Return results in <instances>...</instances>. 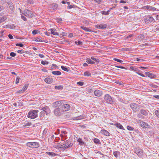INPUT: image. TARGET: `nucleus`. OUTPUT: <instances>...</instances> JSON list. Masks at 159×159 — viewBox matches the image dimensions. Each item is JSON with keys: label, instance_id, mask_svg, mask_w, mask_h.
Instances as JSON below:
<instances>
[{"label": "nucleus", "instance_id": "5701e85b", "mask_svg": "<svg viewBox=\"0 0 159 159\" xmlns=\"http://www.w3.org/2000/svg\"><path fill=\"white\" fill-rule=\"evenodd\" d=\"M115 125L118 128L121 129H123V127L122 126V125L119 123H116L115 124Z\"/></svg>", "mask_w": 159, "mask_h": 159}, {"label": "nucleus", "instance_id": "7ed1b4c3", "mask_svg": "<svg viewBox=\"0 0 159 159\" xmlns=\"http://www.w3.org/2000/svg\"><path fill=\"white\" fill-rule=\"evenodd\" d=\"M130 107L132 110L134 111H138L140 108V106L139 104L133 103L130 105Z\"/></svg>", "mask_w": 159, "mask_h": 159}, {"label": "nucleus", "instance_id": "6e6d98bb", "mask_svg": "<svg viewBox=\"0 0 159 159\" xmlns=\"http://www.w3.org/2000/svg\"><path fill=\"white\" fill-rule=\"evenodd\" d=\"M21 17L22 19H23L24 21H26L27 20V19L24 16H22Z\"/></svg>", "mask_w": 159, "mask_h": 159}, {"label": "nucleus", "instance_id": "bf43d9fd", "mask_svg": "<svg viewBox=\"0 0 159 159\" xmlns=\"http://www.w3.org/2000/svg\"><path fill=\"white\" fill-rule=\"evenodd\" d=\"M95 2H97L98 3H100L101 2L102 0H94Z\"/></svg>", "mask_w": 159, "mask_h": 159}, {"label": "nucleus", "instance_id": "a18cd8bd", "mask_svg": "<svg viewBox=\"0 0 159 159\" xmlns=\"http://www.w3.org/2000/svg\"><path fill=\"white\" fill-rule=\"evenodd\" d=\"M10 55L11 57H14L16 55V54L14 52H11L10 53Z\"/></svg>", "mask_w": 159, "mask_h": 159}, {"label": "nucleus", "instance_id": "37998d69", "mask_svg": "<svg viewBox=\"0 0 159 159\" xmlns=\"http://www.w3.org/2000/svg\"><path fill=\"white\" fill-rule=\"evenodd\" d=\"M118 152L117 151L114 152L113 153L114 155L116 158H117L118 157Z\"/></svg>", "mask_w": 159, "mask_h": 159}, {"label": "nucleus", "instance_id": "49530a36", "mask_svg": "<svg viewBox=\"0 0 159 159\" xmlns=\"http://www.w3.org/2000/svg\"><path fill=\"white\" fill-rule=\"evenodd\" d=\"M20 79L19 77H17L16 78V83L17 84L19 83V80Z\"/></svg>", "mask_w": 159, "mask_h": 159}, {"label": "nucleus", "instance_id": "e2e57ef3", "mask_svg": "<svg viewBox=\"0 0 159 159\" xmlns=\"http://www.w3.org/2000/svg\"><path fill=\"white\" fill-rule=\"evenodd\" d=\"M39 56L41 58H43L44 57V55L42 54H39Z\"/></svg>", "mask_w": 159, "mask_h": 159}, {"label": "nucleus", "instance_id": "0eeeda50", "mask_svg": "<svg viewBox=\"0 0 159 159\" xmlns=\"http://www.w3.org/2000/svg\"><path fill=\"white\" fill-rule=\"evenodd\" d=\"M134 151L140 157H141L143 156V152L142 150L138 148H135Z\"/></svg>", "mask_w": 159, "mask_h": 159}, {"label": "nucleus", "instance_id": "ea45409f", "mask_svg": "<svg viewBox=\"0 0 159 159\" xmlns=\"http://www.w3.org/2000/svg\"><path fill=\"white\" fill-rule=\"evenodd\" d=\"M44 81L47 83H50V79L48 78H46L44 80Z\"/></svg>", "mask_w": 159, "mask_h": 159}, {"label": "nucleus", "instance_id": "f03ea898", "mask_svg": "<svg viewBox=\"0 0 159 159\" xmlns=\"http://www.w3.org/2000/svg\"><path fill=\"white\" fill-rule=\"evenodd\" d=\"M26 145L30 148H36L39 147V144L37 142H30L27 143Z\"/></svg>", "mask_w": 159, "mask_h": 159}, {"label": "nucleus", "instance_id": "4468645a", "mask_svg": "<svg viewBox=\"0 0 159 159\" xmlns=\"http://www.w3.org/2000/svg\"><path fill=\"white\" fill-rule=\"evenodd\" d=\"M47 108L46 107H43L42 108V111L40 112V117L43 116L45 114L47 115Z\"/></svg>", "mask_w": 159, "mask_h": 159}, {"label": "nucleus", "instance_id": "c756f323", "mask_svg": "<svg viewBox=\"0 0 159 159\" xmlns=\"http://www.w3.org/2000/svg\"><path fill=\"white\" fill-rule=\"evenodd\" d=\"M55 88L56 89H57L58 90L59 89H63V86L62 85L60 86H56L55 87Z\"/></svg>", "mask_w": 159, "mask_h": 159}, {"label": "nucleus", "instance_id": "603ef678", "mask_svg": "<svg viewBox=\"0 0 159 159\" xmlns=\"http://www.w3.org/2000/svg\"><path fill=\"white\" fill-rule=\"evenodd\" d=\"M77 84L80 86H82L84 84V82H79L77 83Z\"/></svg>", "mask_w": 159, "mask_h": 159}, {"label": "nucleus", "instance_id": "6ab92c4d", "mask_svg": "<svg viewBox=\"0 0 159 159\" xmlns=\"http://www.w3.org/2000/svg\"><path fill=\"white\" fill-rule=\"evenodd\" d=\"M145 73L147 75L151 78H154L155 77V76L154 75L150 73L149 72H146Z\"/></svg>", "mask_w": 159, "mask_h": 159}, {"label": "nucleus", "instance_id": "13d9d810", "mask_svg": "<svg viewBox=\"0 0 159 159\" xmlns=\"http://www.w3.org/2000/svg\"><path fill=\"white\" fill-rule=\"evenodd\" d=\"M51 144L53 146V144H55L57 145V144L58 143L57 142H56L55 141H52L51 142Z\"/></svg>", "mask_w": 159, "mask_h": 159}, {"label": "nucleus", "instance_id": "4c0bfd02", "mask_svg": "<svg viewBox=\"0 0 159 159\" xmlns=\"http://www.w3.org/2000/svg\"><path fill=\"white\" fill-rule=\"evenodd\" d=\"M148 85H149V86L152 87L156 88V89L157 88V86H156V85H153L151 83H148Z\"/></svg>", "mask_w": 159, "mask_h": 159}, {"label": "nucleus", "instance_id": "dca6fc26", "mask_svg": "<svg viewBox=\"0 0 159 159\" xmlns=\"http://www.w3.org/2000/svg\"><path fill=\"white\" fill-rule=\"evenodd\" d=\"M7 2L6 1V0H0V4H1L2 6H4V7H8L7 6Z\"/></svg>", "mask_w": 159, "mask_h": 159}, {"label": "nucleus", "instance_id": "a211bd4d", "mask_svg": "<svg viewBox=\"0 0 159 159\" xmlns=\"http://www.w3.org/2000/svg\"><path fill=\"white\" fill-rule=\"evenodd\" d=\"M58 5L56 3H53L52 4V8L50 9V10H56L57 8Z\"/></svg>", "mask_w": 159, "mask_h": 159}, {"label": "nucleus", "instance_id": "774afa93", "mask_svg": "<svg viewBox=\"0 0 159 159\" xmlns=\"http://www.w3.org/2000/svg\"><path fill=\"white\" fill-rule=\"evenodd\" d=\"M153 97L154 98L159 99V95H155Z\"/></svg>", "mask_w": 159, "mask_h": 159}, {"label": "nucleus", "instance_id": "c85d7f7f", "mask_svg": "<svg viewBox=\"0 0 159 159\" xmlns=\"http://www.w3.org/2000/svg\"><path fill=\"white\" fill-rule=\"evenodd\" d=\"M7 4H8V6H9V8H10V9L11 10H12L14 8V7L12 5V3H11V2L8 3L7 2Z\"/></svg>", "mask_w": 159, "mask_h": 159}, {"label": "nucleus", "instance_id": "864d4df0", "mask_svg": "<svg viewBox=\"0 0 159 159\" xmlns=\"http://www.w3.org/2000/svg\"><path fill=\"white\" fill-rule=\"evenodd\" d=\"M41 63L43 65H45L46 64H48V62L46 61H43L41 62Z\"/></svg>", "mask_w": 159, "mask_h": 159}, {"label": "nucleus", "instance_id": "de8ad7c7", "mask_svg": "<svg viewBox=\"0 0 159 159\" xmlns=\"http://www.w3.org/2000/svg\"><path fill=\"white\" fill-rule=\"evenodd\" d=\"M130 69L131 70H134V71H138V69L137 68H135L133 66H131L130 67Z\"/></svg>", "mask_w": 159, "mask_h": 159}, {"label": "nucleus", "instance_id": "0e129e2a", "mask_svg": "<svg viewBox=\"0 0 159 159\" xmlns=\"http://www.w3.org/2000/svg\"><path fill=\"white\" fill-rule=\"evenodd\" d=\"M137 74H138L139 75H140L143 76V77H145L144 75L143 74H142L140 73H137Z\"/></svg>", "mask_w": 159, "mask_h": 159}, {"label": "nucleus", "instance_id": "9b49d317", "mask_svg": "<svg viewBox=\"0 0 159 159\" xmlns=\"http://www.w3.org/2000/svg\"><path fill=\"white\" fill-rule=\"evenodd\" d=\"M65 145L64 143L63 144H60V143H57V145L55 144H53V146L56 148H62L63 149V150H65L66 149V148H65V147H64V146Z\"/></svg>", "mask_w": 159, "mask_h": 159}, {"label": "nucleus", "instance_id": "4be33fe9", "mask_svg": "<svg viewBox=\"0 0 159 159\" xmlns=\"http://www.w3.org/2000/svg\"><path fill=\"white\" fill-rule=\"evenodd\" d=\"M51 139L52 140V141H55L56 142H57L58 141V140L59 139L58 138H57V137H55V136L54 135H52L51 136Z\"/></svg>", "mask_w": 159, "mask_h": 159}, {"label": "nucleus", "instance_id": "4d7b16f0", "mask_svg": "<svg viewBox=\"0 0 159 159\" xmlns=\"http://www.w3.org/2000/svg\"><path fill=\"white\" fill-rule=\"evenodd\" d=\"M17 52L19 53H24V51H22L21 50H18L17 51Z\"/></svg>", "mask_w": 159, "mask_h": 159}, {"label": "nucleus", "instance_id": "052dcab7", "mask_svg": "<svg viewBox=\"0 0 159 159\" xmlns=\"http://www.w3.org/2000/svg\"><path fill=\"white\" fill-rule=\"evenodd\" d=\"M8 37L10 39H13V36H12V35H11V34H9V35H8Z\"/></svg>", "mask_w": 159, "mask_h": 159}, {"label": "nucleus", "instance_id": "1a4fd4ad", "mask_svg": "<svg viewBox=\"0 0 159 159\" xmlns=\"http://www.w3.org/2000/svg\"><path fill=\"white\" fill-rule=\"evenodd\" d=\"M57 27L55 26L53 28L50 29V31L51 32L50 34L55 35H58L59 33L57 32L56 29Z\"/></svg>", "mask_w": 159, "mask_h": 159}, {"label": "nucleus", "instance_id": "72a5a7b5", "mask_svg": "<svg viewBox=\"0 0 159 159\" xmlns=\"http://www.w3.org/2000/svg\"><path fill=\"white\" fill-rule=\"evenodd\" d=\"M78 141L79 142V143L81 145H83L84 144V142L82 141L81 139H79Z\"/></svg>", "mask_w": 159, "mask_h": 159}, {"label": "nucleus", "instance_id": "69168bd1", "mask_svg": "<svg viewBox=\"0 0 159 159\" xmlns=\"http://www.w3.org/2000/svg\"><path fill=\"white\" fill-rule=\"evenodd\" d=\"M23 91V90L22 89L21 90H20L18 91L17 92L19 93H22L24 92Z\"/></svg>", "mask_w": 159, "mask_h": 159}, {"label": "nucleus", "instance_id": "2eb2a0df", "mask_svg": "<svg viewBox=\"0 0 159 159\" xmlns=\"http://www.w3.org/2000/svg\"><path fill=\"white\" fill-rule=\"evenodd\" d=\"M95 96L98 97L101 96L102 94V92L98 90H96L94 92Z\"/></svg>", "mask_w": 159, "mask_h": 159}, {"label": "nucleus", "instance_id": "680f3d73", "mask_svg": "<svg viewBox=\"0 0 159 159\" xmlns=\"http://www.w3.org/2000/svg\"><path fill=\"white\" fill-rule=\"evenodd\" d=\"M35 41L37 42H42V41L40 40V39L39 38H37L36 39Z\"/></svg>", "mask_w": 159, "mask_h": 159}, {"label": "nucleus", "instance_id": "2f4dec72", "mask_svg": "<svg viewBox=\"0 0 159 159\" xmlns=\"http://www.w3.org/2000/svg\"><path fill=\"white\" fill-rule=\"evenodd\" d=\"M29 86V85L28 84H25L23 88L22 89L23 90V92H24L27 89V88Z\"/></svg>", "mask_w": 159, "mask_h": 159}, {"label": "nucleus", "instance_id": "aec40b11", "mask_svg": "<svg viewBox=\"0 0 159 159\" xmlns=\"http://www.w3.org/2000/svg\"><path fill=\"white\" fill-rule=\"evenodd\" d=\"M101 131L102 133L104 135L107 136H109L110 134L109 132L107 131L105 129H102L101 130Z\"/></svg>", "mask_w": 159, "mask_h": 159}, {"label": "nucleus", "instance_id": "f257e3e1", "mask_svg": "<svg viewBox=\"0 0 159 159\" xmlns=\"http://www.w3.org/2000/svg\"><path fill=\"white\" fill-rule=\"evenodd\" d=\"M38 112V110H30L28 114L27 117L30 118L34 119L37 117Z\"/></svg>", "mask_w": 159, "mask_h": 159}, {"label": "nucleus", "instance_id": "bb28decb", "mask_svg": "<svg viewBox=\"0 0 159 159\" xmlns=\"http://www.w3.org/2000/svg\"><path fill=\"white\" fill-rule=\"evenodd\" d=\"M7 19V17L5 16H3L0 17V23L4 21Z\"/></svg>", "mask_w": 159, "mask_h": 159}, {"label": "nucleus", "instance_id": "f8f14e48", "mask_svg": "<svg viewBox=\"0 0 159 159\" xmlns=\"http://www.w3.org/2000/svg\"><path fill=\"white\" fill-rule=\"evenodd\" d=\"M64 143L65 145L64 146L65 147L66 149L72 146L73 145V143H71L68 140L64 142Z\"/></svg>", "mask_w": 159, "mask_h": 159}, {"label": "nucleus", "instance_id": "a19ab883", "mask_svg": "<svg viewBox=\"0 0 159 159\" xmlns=\"http://www.w3.org/2000/svg\"><path fill=\"white\" fill-rule=\"evenodd\" d=\"M16 45L17 46H20V47H23L24 46V45L21 43H17L16 44Z\"/></svg>", "mask_w": 159, "mask_h": 159}, {"label": "nucleus", "instance_id": "09e8293b", "mask_svg": "<svg viewBox=\"0 0 159 159\" xmlns=\"http://www.w3.org/2000/svg\"><path fill=\"white\" fill-rule=\"evenodd\" d=\"M38 30H34L33 31L32 33L33 35H35L37 33Z\"/></svg>", "mask_w": 159, "mask_h": 159}, {"label": "nucleus", "instance_id": "9d476101", "mask_svg": "<svg viewBox=\"0 0 159 159\" xmlns=\"http://www.w3.org/2000/svg\"><path fill=\"white\" fill-rule=\"evenodd\" d=\"M105 100L108 103L111 104L112 99L111 97L108 94L106 95L105 97Z\"/></svg>", "mask_w": 159, "mask_h": 159}, {"label": "nucleus", "instance_id": "c9c22d12", "mask_svg": "<svg viewBox=\"0 0 159 159\" xmlns=\"http://www.w3.org/2000/svg\"><path fill=\"white\" fill-rule=\"evenodd\" d=\"M61 68L63 70H65L67 72L69 71V70L66 67L62 66H61Z\"/></svg>", "mask_w": 159, "mask_h": 159}, {"label": "nucleus", "instance_id": "e433bc0d", "mask_svg": "<svg viewBox=\"0 0 159 159\" xmlns=\"http://www.w3.org/2000/svg\"><path fill=\"white\" fill-rule=\"evenodd\" d=\"M155 114L157 116L159 117V109L155 111Z\"/></svg>", "mask_w": 159, "mask_h": 159}, {"label": "nucleus", "instance_id": "423d86ee", "mask_svg": "<svg viewBox=\"0 0 159 159\" xmlns=\"http://www.w3.org/2000/svg\"><path fill=\"white\" fill-rule=\"evenodd\" d=\"M64 101L63 100H62L53 103L52 107H59L64 103Z\"/></svg>", "mask_w": 159, "mask_h": 159}, {"label": "nucleus", "instance_id": "58836bf2", "mask_svg": "<svg viewBox=\"0 0 159 159\" xmlns=\"http://www.w3.org/2000/svg\"><path fill=\"white\" fill-rule=\"evenodd\" d=\"M127 129L128 130H133L134 129V128H133L132 127H131V126H130L129 125L127 127Z\"/></svg>", "mask_w": 159, "mask_h": 159}, {"label": "nucleus", "instance_id": "c03bdc74", "mask_svg": "<svg viewBox=\"0 0 159 159\" xmlns=\"http://www.w3.org/2000/svg\"><path fill=\"white\" fill-rule=\"evenodd\" d=\"M94 142L97 144L99 142V140L98 139H95L94 140Z\"/></svg>", "mask_w": 159, "mask_h": 159}, {"label": "nucleus", "instance_id": "412c9836", "mask_svg": "<svg viewBox=\"0 0 159 159\" xmlns=\"http://www.w3.org/2000/svg\"><path fill=\"white\" fill-rule=\"evenodd\" d=\"M140 125L143 128H146L148 126V125L146 124L144 122L141 121L140 122Z\"/></svg>", "mask_w": 159, "mask_h": 159}, {"label": "nucleus", "instance_id": "473e14b6", "mask_svg": "<svg viewBox=\"0 0 159 159\" xmlns=\"http://www.w3.org/2000/svg\"><path fill=\"white\" fill-rule=\"evenodd\" d=\"M32 124L30 122H28L26 123H25V125H24L23 126L26 127L28 126H30L32 125Z\"/></svg>", "mask_w": 159, "mask_h": 159}, {"label": "nucleus", "instance_id": "6e6552de", "mask_svg": "<svg viewBox=\"0 0 159 159\" xmlns=\"http://www.w3.org/2000/svg\"><path fill=\"white\" fill-rule=\"evenodd\" d=\"M70 108V105L67 104H63L60 107V108L62 109V110L63 111V112L69 110Z\"/></svg>", "mask_w": 159, "mask_h": 159}, {"label": "nucleus", "instance_id": "7c9ffc66", "mask_svg": "<svg viewBox=\"0 0 159 159\" xmlns=\"http://www.w3.org/2000/svg\"><path fill=\"white\" fill-rule=\"evenodd\" d=\"M84 75L85 76H91V74L88 71L85 72L84 73Z\"/></svg>", "mask_w": 159, "mask_h": 159}, {"label": "nucleus", "instance_id": "f3484780", "mask_svg": "<svg viewBox=\"0 0 159 159\" xmlns=\"http://www.w3.org/2000/svg\"><path fill=\"white\" fill-rule=\"evenodd\" d=\"M144 8L145 9H149L152 11H155L156 10V8L155 7L149 6H145L144 7Z\"/></svg>", "mask_w": 159, "mask_h": 159}, {"label": "nucleus", "instance_id": "f704fd0d", "mask_svg": "<svg viewBox=\"0 0 159 159\" xmlns=\"http://www.w3.org/2000/svg\"><path fill=\"white\" fill-rule=\"evenodd\" d=\"M146 19L149 20V22H151L153 20V18L152 17H148Z\"/></svg>", "mask_w": 159, "mask_h": 159}, {"label": "nucleus", "instance_id": "338daca9", "mask_svg": "<svg viewBox=\"0 0 159 159\" xmlns=\"http://www.w3.org/2000/svg\"><path fill=\"white\" fill-rule=\"evenodd\" d=\"M102 12H103L102 14H104V15H107L108 14V12H105V11H103Z\"/></svg>", "mask_w": 159, "mask_h": 159}, {"label": "nucleus", "instance_id": "8fccbe9b", "mask_svg": "<svg viewBox=\"0 0 159 159\" xmlns=\"http://www.w3.org/2000/svg\"><path fill=\"white\" fill-rule=\"evenodd\" d=\"M83 116H79L76 118V120H80V119H83Z\"/></svg>", "mask_w": 159, "mask_h": 159}, {"label": "nucleus", "instance_id": "3c124183", "mask_svg": "<svg viewBox=\"0 0 159 159\" xmlns=\"http://www.w3.org/2000/svg\"><path fill=\"white\" fill-rule=\"evenodd\" d=\"M5 8V7H4V6H2L1 5H0V12L2 10H4Z\"/></svg>", "mask_w": 159, "mask_h": 159}, {"label": "nucleus", "instance_id": "20e7f679", "mask_svg": "<svg viewBox=\"0 0 159 159\" xmlns=\"http://www.w3.org/2000/svg\"><path fill=\"white\" fill-rule=\"evenodd\" d=\"M54 113L56 116H60L63 113V112L60 107H58L54 110Z\"/></svg>", "mask_w": 159, "mask_h": 159}, {"label": "nucleus", "instance_id": "cd10ccee", "mask_svg": "<svg viewBox=\"0 0 159 159\" xmlns=\"http://www.w3.org/2000/svg\"><path fill=\"white\" fill-rule=\"evenodd\" d=\"M86 62L88 63L91 64H93L95 63V62L91 60L89 58H88L86 59Z\"/></svg>", "mask_w": 159, "mask_h": 159}, {"label": "nucleus", "instance_id": "ddd939ff", "mask_svg": "<svg viewBox=\"0 0 159 159\" xmlns=\"http://www.w3.org/2000/svg\"><path fill=\"white\" fill-rule=\"evenodd\" d=\"M107 26L106 24H101L99 25H96L95 27L98 29H105L107 28Z\"/></svg>", "mask_w": 159, "mask_h": 159}, {"label": "nucleus", "instance_id": "393cba45", "mask_svg": "<svg viewBox=\"0 0 159 159\" xmlns=\"http://www.w3.org/2000/svg\"><path fill=\"white\" fill-rule=\"evenodd\" d=\"M52 73L53 74L55 75H59L61 74V72L59 71H53Z\"/></svg>", "mask_w": 159, "mask_h": 159}, {"label": "nucleus", "instance_id": "39448f33", "mask_svg": "<svg viewBox=\"0 0 159 159\" xmlns=\"http://www.w3.org/2000/svg\"><path fill=\"white\" fill-rule=\"evenodd\" d=\"M24 14L25 16L29 17H32L34 16L32 12L28 9H25L24 11Z\"/></svg>", "mask_w": 159, "mask_h": 159}, {"label": "nucleus", "instance_id": "b1692460", "mask_svg": "<svg viewBox=\"0 0 159 159\" xmlns=\"http://www.w3.org/2000/svg\"><path fill=\"white\" fill-rule=\"evenodd\" d=\"M81 28L83 29V30H85L86 31H88V32H91L92 30L90 29H89V28L83 26H81L80 27Z\"/></svg>", "mask_w": 159, "mask_h": 159}, {"label": "nucleus", "instance_id": "79ce46f5", "mask_svg": "<svg viewBox=\"0 0 159 159\" xmlns=\"http://www.w3.org/2000/svg\"><path fill=\"white\" fill-rule=\"evenodd\" d=\"M113 60L115 61H117L120 63H121L123 62L122 61L117 58H114Z\"/></svg>", "mask_w": 159, "mask_h": 159}, {"label": "nucleus", "instance_id": "a878e982", "mask_svg": "<svg viewBox=\"0 0 159 159\" xmlns=\"http://www.w3.org/2000/svg\"><path fill=\"white\" fill-rule=\"evenodd\" d=\"M141 113L144 116H146L148 115V113L147 111L143 109H142L140 110Z\"/></svg>", "mask_w": 159, "mask_h": 159}, {"label": "nucleus", "instance_id": "5fc2aeb1", "mask_svg": "<svg viewBox=\"0 0 159 159\" xmlns=\"http://www.w3.org/2000/svg\"><path fill=\"white\" fill-rule=\"evenodd\" d=\"M58 154H57L55 153L52 152H50V155L52 156H55L56 155H58Z\"/></svg>", "mask_w": 159, "mask_h": 159}]
</instances>
